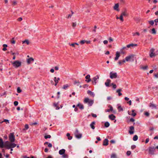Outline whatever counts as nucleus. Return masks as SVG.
<instances>
[{"label": "nucleus", "mask_w": 158, "mask_h": 158, "mask_svg": "<svg viewBox=\"0 0 158 158\" xmlns=\"http://www.w3.org/2000/svg\"><path fill=\"white\" fill-rule=\"evenodd\" d=\"M109 107L110 108V109H107L105 110V112H109L110 111H111L113 110V108L112 106L111 105H109Z\"/></svg>", "instance_id": "ddd939ff"}, {"label": "nucleus", "mask_w": 158, "mask_h": 158, "mask_svg": "<svg viewBox=\"0 0 158 158\" xmlns=\"http://www.w3.org/2000/svg\"><path fill=\"white\" fill-rule=\"evenodd\" d=\"M25 43H26L28 45L29 44V42L28 40H25L24 41H23V44H24Z\"/></svg>", "instance_id": "473e14b6"}, {"label": "nucleus", "mask_w": 158, "mask_h": 158, "mask_svg": "<svg viewBox=\"0 0 158 158\" xmlns=\"http://www.w3.org/2000/svg\"><path fill=\"white\" fill-rule=\"evenodd\" d=\"M132 113L131 114V115L132 116H134V117L135 116L136 114L134 112V110H132Z\"/></svg>", "instance_id": "ea45409f"}, {"label": "nucleus", "mask_w": 158, "mask_h": 158, "mask_svg": "<svg viewBox=\"0 0 158 158\" xmlns=\"http://www.w3.org/2000/svg\"><path fill=\"white\" fill-rule=\"evenodd\" d=\"M155 49L153 48H152L150 50V53H153Z\"/></svg>", "instance_id": "052dcab7"}, {"label": "nucleus", "mask_w": 158, "mask_h": 158, "mask_svg": "<svg viewBox=\"0 0 158 158\" xmlns=\"http://www.w3.org/2000/svg\"><path fill=\"white\" fill-rule=\"evenodd\" d=\"M54 81L55 83H58V81L57 79V78L56 77H55L54 78Z\"/></svg>", "instance_id": "8fccbe9b"}, {"label": "nucleus", "mask_w": 158, "mask_h": 158, "mask_svg": "<svg viewBox=\"0 0 158 158\" xmlns=\"http://www.w3.org/2000/svg\"><path fill=\"white\" fill-rule=\"evenodd\" d=\"M75 135L77 139H80L82 136V134H78V131L77 130H76L75 132Z\"/></svg>", "instance_id": "423d86ee"}, {"label": "nucleus", "mask_w": 158, "mask_h": 158, "mask_svg": "<svg viewBox=\"0 0 158 158\" xmlns=\"http://www.w3.org/2000/svg\"><path fill=\"white\" fill-rule=\"evenodd\" d=\"M14 105L15 106H17L18 104V102L17 101H15L14 102Z\"/></svg>", "instance_id": "864d4df0"}, {"label": "nucleus", "mask_w": 158, "mask_h": 158, "mask_svg": "<svg viewBox=\"0 0 158 158\" xmlns=\"http://www.w3.org/2000/svg\"><path fill=\"white\" fill-rule=\"evenodd\" d=\"M48 146L49 148H52V145L51 143H49L48 145Z\"/></svg>", "instance_id": "0e129e2a"}, {"label": "nucleus", "mask_w": 158, "mask_h": 158, "mask_svg": "<svg viewBox=\"0 0 158 158\" xmlns=\"http://www.w3.org/2000/svg\"><path fill=\"white\" fill-rule=\"evenodd\" d=\"M33 61L34 59L31 57L27 59V62L28 64H30Z\"/></svg>", "instance_id": "2eb2a0df"}, {"label": "nucleus", "mask_w": 158, "mask_h": 158, "mask_svg": "<svg viewBox=\"0 0 158 158\" xmlns=\"http://www.w3.org/2000/svg\"><path fill=\"white\" fill-rule=\"evenodd\" d=\"M65 152V150L64 149H62L59 151V153L60 155H62L64 154Z\"/></svg>", "instance_id": "dca6fc26"}, {"label": "nucleus", "mask_w": 158, "mask_h": 158, "mask_svg": "<svg viewBox=\"0 0 158 158\" xmlns=\"http://www.w3.org/2000/svg\"><path fill=\"white\" fill-rule=\"evenodd\" d=\"M99 79V77L98 75H97L95 77H94L92 78V82L93 83V84L95 85L97 83V82H98V80Z\"/></svg>", "instance_id": "39448f33"}, {"label": "nucleus", "mask_w": 158, "mask_h": 158, "mask_svg": "<svg viewBox=\"0 0 158 158\" xmlns=\"http://www.w3.org/2000/svg\"><path fill=\"white\" fill-rule=\"evenodd\" d=\"M108 144V140L107 139H106L103 141V145L104 146H107Z\"/></svg>", "instance_id": "4468645a"}, {"label": "nucleus", "mask_w": 158, "mask_h": 158, "mask_svg": "<svg viewBox=\"0 0 158 158\" xmlns=\"http://www.w3.org/2000/svg\"><path fill=\"white\" fill-rule=\"evenodd\" d=\"M11 148H14L16 146V144L15 143H9Z\"/></svg>", "instance_id": "a878e982"}, {"label": "nucleus", "mask_w": 158, "mask_h": 158, "mask_svg": "<svg viewBox=\"0 0 158 158\" xmlns=\"http://www.w3.org/2000/svg\"><path fill=\"white\" fill-rule=\"evenodd\" d=\"M85 78L86 79V80L85 81L87 82H89L91 81V80L90 78V75H88L85 77Z\"/></svg>", "instance_id": "f8f14e48"}, {"label": "nucleus", "mask_w": 158, "mask_h": 158, "mask_svg": "<svg viewBox=\"0 0 158 158\" xmlns=\"http://www.w3.org/2000/svg\"><path fill=\"white\" fill-rule=\"evenodd\" d=\"M10 42L12 44H15V41L14 40V38L12 39Z\"/></svg>", "instance_id": "49530a36"}, {"label": "nucleus", "mask_w": 158, "mask_h": 158, "mask_svg": "<svg viewBox=\"0 0 158 158\" xmlns=\"http://www.w3.org/2000/svg\"><path fill=\"white\" fill-rule=\"evenodd\" d=\"M149 141V139L148 138L146 139V140H145V143H148Z\"/></svg>", "instance_id": "338daca9"}, {"label": "nucleus", "mask_w": 158, "mask_h": 158, "mask_svg": "<svg viewBox=\"0 0 158 158\" xmlns=\"http://www.w3.org/2000/svg\"><path fill=\"white\" fill-rule=\"evenodd\" d=\"M28 128H29V126H28V125L26 124L25 126V129L26 130H27L28 129Z\"/></svg>", "instance_id": "5fc2aeb1"}, {"label": "nucleus", "mask_w": 158, "mask_h": 158, "mask_svg": "<svg viewBox=\"0 0 158 158\" xmlns=\"http://www.w3.org/2000/svg\"><path fill=\"white\" fill-rule=\"evenodd\" d=\"M109 118L112 120H114L116 118L115 116L113 114L109 115Z\"/></svg>", "instance_id": "a211bd4d"}, {"label": "nucleus", "mask_w": 158, "mask_h": 158, "mask_svg": "<svg viewBox=\"0 0 158 158\" xmlns=\"http://www.w3.org/2000/svg\"><path fill=\"white\" fill-rule=\"evenodd\" d=\"M125 61L126 60H120L118 62V63L120 65H121L125 62Z\"/></svg>", "instance_id": "4be33fe9"}, {"label": "nucleus", "mask_w": 158, "mask_h": 158, "mask_svg": "<svg viewBox=\"0 0 158 158\" xmlns=\"http://www.w3.org/2000/svg\"><path fill=\"white\" fill-rule=\"evenodd\" d=\"M121 15L122 16H126L127 15V14H126V12H123Z\"/></svg>", "instance_id": "09e8293b"}, {"label": "nucleus", "mask_w": 158, "mask_h": 158, "mask_svg": "<svg viewBox=\"0 0 158 158\" xmlns=\"http://www.w3.org/2000/svg\"><path fill=\"white\" fill-rule=\"evenodd\" d=\"M111 82V80L110 79H108L106 80V81L105 82V84L107 87H109L110 86V83Z\"/></svg>", "instance_id": "9d476101"}, {"label": "nucleus", "mask_w": 158, "mask_h": 158, "mask_svg": "<svg viewBox=\"0 0 158 158\" xmlns=\"http://www.w3.org/2000/svg\"><path fill=\"white\" fill-rule=\"evenodd\" d=\"M121 91V89H118L117 90L116 92L118 93V95L119 96H120L122 95V94L120 93V91Z\"/></svg>", "instance_id": "bb28decb"}, {"label": "nucleus", "mask_w": 158, "mask_h": 158, "mask_svg": "<svg viewBox=\"0 0 158 158\" xmlns=\"http://www.w3.org/2000/svg\"><path fill=\"white\" fill-rule=\"evenodd\" d=\"M4 146L7 149H9L11 148L10 146L9 143H5Z\"/></svg>", "instance_id": "aec40b11"}, {"label": "nucleus", "mask_w": 158, "mask_h": 158, "mask_svg": "<svg viewBox=\"0 0 158 158\" xmlns=\"http://www.w3.org/2000/svg\"><path fill=\"white\" fill-rule=\"evenodd\" d=\"M94 100L90 99L88 98H85L84 100V102L85 103H88L89 106H91L94 103Z\"/></svg>", "instance_id": "f257e3e1"}, {"label": "nucleus", "mask_w": 158, "mask_h": 158, "mask_svg": "<svg viewBox=\"0 0 158 158\" xmlns=\"http://www.w3.org/2000/svg\"><path fill=\"white\" fill-rule=\"evenodd\" d=\"M149 154L152 155L154 154L155 148L154 147H149L148 148Z\"/></svg>", "instance_id": "7ed1b4c3"}, {"label": "nucleus", "mask_w": 158, "mask_h": 158, "mask_svg": "<svg viewBox=\"0 0 158 158\" xmlns=\"http://www.w3.org/2000/svg\"><path fill=\"white\" fill-rule=\"evenodd\" d=\"M14 67L15 68H17L21 66V62L18 60H16L12 63Z\"/></svg>", "instance_id": "f03ea898"}, {"label": "nucleus", "mask_w": 158, "mask_h": 158, "mask_svg": "<svg viewBox=\"0 0 158 158\" xmlns=\"http://www.w3.org/2000/svg\"><path fill=\"white\" fill-rule=\"evenodd\" d=\"M69 87V86L67 84H66L63 86V88L64 89H66Z\"/></svg>", "instance_id": "a19ab883"}, {"label": "nucleus", "mask_w": 158, "mask_h": 158, "mask_svg": "<svg viewBox=\"0 0 158 158\" xmlns=\"http://www.w3.org/2000/svg\"><path fill=\"white\" fill-rule=\"evenodd\" d=\"M144 114L146 116H147V117H148L150 115V113L148 112H145L144 113Z\"/></svg>", "instance_id": "37998d69"}, {"label": "nucleus", "mask_w": 158, "mask_h": 158, "mask_svg": "<svg viewBox=\"0 0 158 158\" xmlns=\"http://www.w3.org/2000/svg\"><path fill=\"white\" fill-rule=\"evenodd\" d=\"M62 155V157L63 158H67L68 157V156L66 154H65L64 153V154H63V155Z\"/></svg>", "instance_id": "e433bc0d"}, {"label": "nucleus", "mask_w": 158, "mask_h": 158, "mask_svg": "<svg viewBox=\"0 0 158 158\" xmlns=\"http://www.w3.org/2000/svg\"><path fill=\"white\" fill-rule=\"evenodd\" d=\"M105 44H106L108 43V41L107 40H104L103 42Z\"/></svg>", "instance_id": "69168bd1"}, {"label": "nucleus", "mask_w": 158, "mask_h": 158, "mask_svg": "<svg viewBox=\"0 0 158 158\" xmlns=\"http://www.w3.org/2000/svg\"><path fill=\"white\" fill-rule=\"evenodd\" d=\"M110 77L111 79L116 78L117 77V73H113L110 72Z\"/></svg>", "instance_id": "6e6552de"}, {"label": "nucleus", "mask_w": 158, "mask_h": 158, "mask_svg": "<svg viewBox=\"0 0 158 158\" xmlns=\"http://www.w3.org/2000/svg\"><path fill=\"white\" fill-rule=\"evenodd\" d=\"M137 45V44H130L128 45H127V47L128 48H130L131 47H133L134 46H136Z\"/></svg>", "instance_id": "393cba45"}, {"label": "nucleus", "mask_w": 158, "mask_h": 158, "mask_svg": "<svg viewBox=\"0 0 158 158\" xmlns=\"http://www.w3.org/2000/svg\"><path fill=\"white\" fill-rule=\"evenodd\" d=\"M109 126H110V124L108 122H106L105 123V126L106 127H108Z\"/></svg>", "instance_id": "7c9ffc66"}, {"label": "nucleus", "mask_w": 158, "mask_h": 158, "mask_svg": "<svg viewBox=\"0 0 158 158\" xmlns=\"http://www.w3.org/2000/svg\"><path fill=\"white\" fill-rule=\"evenodd\" d=\"M131 154V152L130 151H128L127 152V156H130Z\"/></svg>", "instance_id": "603ef678"}, {"label": "nucleus", "mask_w": 158, "mask_h": 158, "mask_svg": "<svg viewBox=\"0 0 158 158\" xmlns=\"http://www.w3.org/2000/svg\"><path fill=\"white\" fill-rule=\"evenodd\" d=\"M119 7V4L118 3L116 4H115V6H114V9L118 11L119 10V9H118V8Z\"/></svg>", "instance_id": "5701e85b"}, {"label": "nucleus", "mask_w": 158, "mask_h": 158, "mask_svg": "<svg viewBox=\"0 0 158 158\" xmlns=\"http://www.w3.org/2000/svg\"><path fill=\"white\" fill-rule=\"evenodd\" d=\"M138 139V137L137 135H135L133 137V140L134 141H136Z\"/></svg>", "instance_id": "cd10ccee"}, {"label": "nucleus", "mask_w": 158, "mask_h": 158, "mask_svg": "<svg viewBox=\"0 0 158 158\" xmlns=\"http://www.w3.org/2000/svg\"><path fill=\"white\" fill-rule=\"evenodd\" d=\"M130 130L129 131V132L130 134H133L134 133V127L133 126H131L129 127Z\"/></svg>", "instance_id": "1a4fd4ad"}, {"label": "nucleus", "mask_w": 158, "mask_h": 158, "mask_svg": "<svg viewBox=\"0 0 158 158\" xmlns=\"http://www.w3.org/2000/svg\"><path fill=\"white\" fill-rule=\"evenodd\" d=\"M156 55H155V53H150V56L151 57H152L153 56H156Z\"/></svg>", "instance_id": "c9c22d12"}, {"label": "nucleus", "mask_w": 158, "mask_h": 158, "mask_svg": "<svg viewBox=\"0 0 158 158\" xmlns=\"http://www.w3.org/2000/svg\"><path fill=\"white\" fill-rule=\"evenodd\" d=\"M112 98L111 97L109 96L107 98V100H110Z\"/></svg>", "instance_id": "774afa93"}, {"label": "nucleus", "mask_w": 158, "mask_h": 158, "mask_svg": "<svg viewBox=\"0 0 158 158\" xmlns=\"http://www.w3.org/2000/svg\"><path fill=\"white\" fill-rule=\"evenodd\" d=\"M91 115L94 118H96L97 117V115L96 114H94V113H92Z\"/></svg>", "instance_id": "13d9d810"}, {"label": "nucleus", "mask_w": 158, "mask_h": 158, "mask_svg": "<svg viewBox=\"0 0 158 158\" xmlns=\"http://www.w3.org/2000/svg\"><path fill=\"white\" fill-rule=\"evenodd\" d=\"M17 2L16 1H14L13 2L12 5L13 6H15L17 4Z\"/></svg>", "instance_id": "bf43d9fd"}, {"label": "nucleus", "mask_w": 158, "mask_h": 158, "mask_svg": "<svg viewBox=\"0 0 158 158\" xmlns=\"http://www.w3.org/2000/svg\"><path fill=\"white\" fill-rule=\"evenodd\" d=\"M22 91L20 89L19 87H18L17 89V92L18 93H20Z\"/></svg>", "instance_id": "a18cd8bd"}, {"label": "nucleus", "mask_w": 158, "mask_h": 158, "mask_svg": "<svg viewBox=\"0 0 158 158\" xmlns=\"http://www.w3.org/2000/svg\"><path fill=\"white\" fill-rule=\"evenodd\" d=\"M116 157V155L114 154H113L111 156V158H115Z\"/></svg>", "instance_id": "c03bdc74"}, {"label": "nucleus", "mask_w": 158, "mask_h": 158, "mask_svg": "<svg viewBox=\"0 0 158 158\" xmlns=\"http://www.w3.org/2000/svg\"><path fill=\"white\" fill-rule=\"evenodd\" d=\"M5 122L6 123H9V120L6 119H5L2 122Z\"/></svg>", "instance_id": "de8ad7c7"}, {"label": "nucleus", "mask_w": 158, "mask_h": 158, "mask_svg": "<svg viewBox=\"0 0 158 158\" xmlns=\"http://www.w3.org/2000/svg\"><path fill=\"white\" fill-rule=\"evenodd\" d=\"M135 148H136V146L135 145H132V146H131V149H134Z\"/></svg>", "instance_id": "680f3d73"}, {"label": "nucleus", "mask_w": 158, "mask_h": 158, "mask_svg": "<svg viewBox=\"0 0 158 158\" xmlns=\"http://www.w3.org/2000/svg\"><path fill=\"white\" fill-rule=\"evenodd\" d=\"M76 25H77V24H76V23H72V26L73 27H75L76 26Z\"/></svg>", "instance_id": "e2e57ef3"}, {"label": "nucleus", "mask_w": 158, "mask_h": 158, "mask_svg": "<svg viewBox=\"0 0 158 158\" xmlns=\"http://www.w3.org/2000/svg\"><path fill=\"white\" fill-rule=\"evenodd\" d=\"M51 138V136L50 135H46L44 136V138L45 139L48 138Z\"/></svg>", "instance_id": "58836bf2"}, {"label": "nucleus", "mask_w": 158, "mask_h": 158, "mask_svg": "<svg viewBox=\"0 0 158 158\" xmlns=\"http://www.w3.org/2000/svg\"><path fill=\"white\" fill-rule=\"evenodd\" d=\"M118 111H123V109L120 106H118Z\"/></svg>", "instance_id": "2f4dec72"}, {"label": "nucleus", "mask_w": 158, "mask_h": 158, "mask_svg": "<svg viewBox=\"0 0 158 158\" xmlns=\"http://www.w3.org/2000/svg\"><path fill=\"white\" fill-rule=\"evenodd\" d=\"M152 33L153 34H156V31L155 28H153L152 30Z\"/></svg>", "instance_id": "c756f323"}, {"label": "nucleus", "mask_w": 158, "mask_h": 158, "mask_svg": "<svg viewBox=\"0 0 158 158\" xmlns=\"http://www.w3.org/2000/svg\"><path fill=\"white\" fill-rule=\"evenodd\" d=\"M119 19L122 21V22L123 21V16L121 15H120V16L119 17Z\"/></svg>", "instance_id": "4d7b16f0"}, {"label": "nucleus", "mask_w": 158, "mask_h": 158, "mask_svg": "<svg viewBox=\"0 0 158 158\" xmlns=\"http://www.w3.org/2000/svg\"><path fill=\"white\" fill-rule=\"evenodd\" d=\"M150 107H152L155 108H156V105L155 104L152 103H150Z\"/></svg>", "instance_id": "72a5a7b5"}, {"label": "nucleus", "mask_w": 158, "mask_h": 158, "mask_svg": "<svg viewBox=\"0 0 158 158\" xmlns=\"http://www.w3.org/2000/svg\"><path fill=\"white\" fill-rule=\"evenodd\" d=\"M120 52H116V57H115V58H114V60H117L118 59V58L120 57Z\"/></svg>", "instance_id": "9b49d317"}, {"label": "nucleus", "mask_w": 158, "mask_h": 158, "mask_svg": "<svg viewBox=\"0 0 158 158\" xmlns=\"http://www.w3.org/2000/svg\"><path fill=\"white\" fill-rule=\"evenodd\" d=\"M108 40L110 42H112L113 41V39L111 37H110Z\"/></svg>", "instance_id": "6e6d98bb"}, {"label": "nucleus", "mask_w": 158, "mask_h": 158, "mask_svg": "<svg viewBox=\"0 0 158 158\" xmlns=\"http://www.w3.org/2000/svg\"><path fill=\"white\" fill-rule=\"evenodd\" d=\"M4 146L3 142L2 139L0 138V147L3 148Z\"/></svg>", "instance_id": "412c9836"}, {"label": "nucleus", "mask_w": 158, "mask_h": 158, "mask_svg": "<svg viewBox=\"0 0 158 158\" xmlns=\"http://www.w3.org/2000/svg\"><path fill=\"white\" fill-rule=\"evenodd\" d=\"M77 106H78L81 109H83L84 108V106L83 105L80 104H77Z\"/></svg>", "instance_id": "b1692460"}, {"label": "nucleus", "mask_w": 158, "mask_h": 158, "mask_svg": "<svg viewBox=\"0 0 158 158\" xmlns=\"http://www.w3.org/2000/svg\"><path fill=\"white\" fill-rule=\"evenodd\" d=\"M141 68L144 70H146L148 68V66L147 65H146L145 66H143L141 67Z\"/></svg>", "instance_id": "f704fd0d"}, {"label": "nucleus", "mask_w": 158, "mask_h": 158, "mask_svg": "<svg viewBox=\"0 0 158 158\" xmlns=\"http://www.w3.org/2000/svg\"><path fill=\"white\" fill-rule=\"evenodd\" d=\"M86 40H81L80 41V43L81 44H83L85 43Z\"/></svg>", "instance_id": "79ce46f5"}, {"label": "nucleus", "mask_w": 158, "mask_h": 158, "mask_svg": "<svg viewBox=\"0 0 158 158\" xmlns=\"http://www.w3.org/2000/svg\"><path fill=\"white\" fill-rule=\"evenodd\" d=\"M87 93L89 95L94 97V93L90 90H88L87 91Z\"/></svg>", "instance_id": "6ab92c4d"}, {"label": "nucleus", "mask_w": 158, "mask_h": 158, "mask_svg": "<svg viewBox=\"0 0 158 158\" xmlns=\"http://www.w3.org/2000/svg\"><path fill=\"white\" fill-rule=\"evenodd\" d=\"M9 139L10 141L11 142H13L15 140V138L14 136V133H10L9 135Z\"/></svg>", "instance_id": "20e7f679"}, {"label": "nucleus", "mask_w": 158, "mask_h": 158, "mask_svg": "<svg viewBox=\"0 0 158 158\" xmlns=\"http://www.w3.org/2000/svg\"><path fill=\"white\" fill-rule=\"evenodd\" d=\"M95 124V122H93L91 123L90 124V126L91 128L92 129H95L94 125Z\"/></svg>", "instance_id": "f3484780"}, {"label": "nucleus", "mask_w": 158, "mask_h": 158, "mask_svg": "<svg viewBox=\"0 0 158 158\" xmlns=\"http://www.w3.org/2000/svg\"><path fill=\"white\" fill-rule=\"evenodd\" d=\"M148 23L150 24L151 25H153L154 24V21L153 20L149 21H148Z\"/></svg>", "instance_id": "c85d7f7f"}, {"label": "nucleus", "mask_w": 158, "mask_h": 158, "mask_svg": "<svg viewBox=\"0 0 158 158\" xmlns=\"http://www.w3.org/2000/svg\"><path fill=\"white\" fill-rule=\"evenodd\" d=\"M112 85L113 86V88L114 89H115L116 88V85L115 84H114V83H112L110 85V86Z\"/></svg>", "instance_id": "4c0bfd02"}, {"label": "nucleus", "mask_w": 158, "mask_h": 158, "mask_svg": "<svg viewBox=\"0 0 158 158\" xmlns=\"http://www.w3.org/2000/svg\"><path fill=\"white\" fill-rule=\"evenodd\" d=\"M134 55L133 54H131L128 56H127L125 58V60L128 61H130L131 59H132L134 58Z\"/></svg>", "instance_id": "0eeeda50"}, {"label": "nucleus", "mask_w": 158, "mask_h": 158, "mask_svg": "<svg viewBox=\"0 0 158 158\" xmlns=\"http://www.w3.org/2000/svg\"><path fill=\"white\" fill-rule=\"evenodd\" d=\"M154 22L155 23V25H157V23L158 22V19H156L154 20Z\"/></svg>", "instance_id": "3c124183"}]
</instances>
